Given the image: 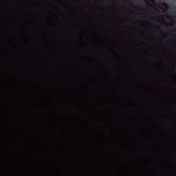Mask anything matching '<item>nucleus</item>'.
I'll list each match as a JSON object with an SVG mask.
<instances>
[{"label": "nucleus", "instance_id": "obj_1", "mask_svg": "<svg viewBox=\"0 0 176 176\" xmlns=\"http://www.w3.org/2000/svg\"><path fill=\"white\" fill-rule=\"evenodd\" d=\"M145 2L147 3L148 6H153V4L155 3V0H144Z\"/></svg>", "mask_w": 176, "mask_h": 176}]
</instances>
